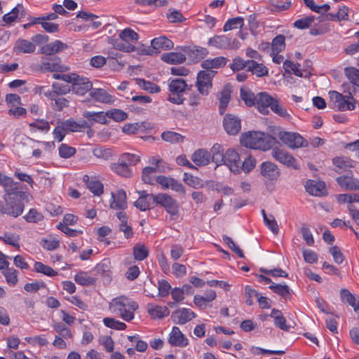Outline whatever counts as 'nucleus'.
<instances>
[{
    "mask_svg": "<svg viewBox=\"0 0 359 359\" xmlns=\"http://www.w3.org/2000/svg\"><path fill=\"white\" fill-rule=\"evenodd\" d=\"M241 144L248 148L268 151L278 144L277 139L259 131H248L241 136Z\"/></svg>",
    "mask_w": 359,
    "mask_h": 359,
    "instance_id": "obj_1",
    "label": "nucleus"
},
{
    "mask_svg": "<svg viewBox=\"0 0 359 359\" xmlns=\"http://www.w3.org/2000/svg\"><path fill=\"white\" fill-rule=\"evenodd\" d=\"M109 310L126 321L134 318L135 311L139 308L138 304L126 296L114 298L109 305Z\"/></svg>",
    "mask_w": 359,
    "mask_h": 359,
    "instance_id": "obj_2",
    "label": "nucleus"
},
{
    "mask_svg": "<svg viewBox=\"0 0 359 359\" xmlns=\"http://www.w3.org/2000/svg\"><path fill=\"white\" fill-rule=\"evenodd\" d=\"M357 92L356 88L349 86L344 88V94L332 90L329 92L330 97L333 102L334 107L339 111L353 110L355 107V100L353 97Z\"/></svg>",
    "mask_w": 359,
    "mask_h": 359,
    "instance_id": "obj_3",
    "label": "nucleus"
},
{
    "mask_svg": "<svg viewBox=\"0 0 359 359\" xmlns=\"http://www.w3.org/2000/svg\"><path fill=\"white\" fill-rule=\"evenodd\" d=\"M192 85L189 86L182 79H174L169 80L168 90L170 94L168 100L172 104H182L185 100L184 93L187 90H191Z\"/></svg>",
    "mask_w": 359,
    "mask_h": 359,
    "instance_id": "obj_4",
    "label": "nucleus"
},
{
    "mask_svg": "<svg viewBox=\"0 0 359 359\" xmlns=\"http://www.w3.org/2000/svg\"><path fill=\"white\" fill-rule=\"evenodd\" d=\"M119 38L121 41L116 42V49L126 53H132L135 50V47L133 43H136L139 39L137 32L130 28H126L120 32Z\"/></svg>",
    "mask_w": 359,
    "mask_h": 359,
    "instance_id": "obj_5",
    "label": "nucleus"
},
{
    "mask_svg": "<svg viewBox=\"0 0 359 359\" xmlns=\"http://www.w3.org/2000/svg\"><path fill=\"white\" fill-rule=\"evenodd\" d=\"M282 142L290 149H297L308 147L307 141L299 133L286 132L278 129V133H274Z\"/></svg>",
    "mask_w": 359,
    "mask_h": 359,
    "instance_id": "obj_6",
    "label": "nucleus"
},
{
    "mask_svg": "<svg viewBox=\"0 0 359 359\" xmlns=\"http://www.w3.org/2000/svg\"><path fill=\"white\" fill-rule=\"evenodd\" d=\"M15 190L7 192L8 197L6 199V205L1 208V212L11 217H17L22 213L25 205L20 199L13 196Z\"/></svg>",
    "mask_w": 359,
    "mask_h": 359,
    "instance_id": "obj_7",
    "label": "nucleus"
},
{
    "mask_svg": "<svg viewBox=\"0 0 359 359\" xmlns=\"http://www.w3.org/2000/svg\"><path fill=\"white\" fill-rule=\"evenodd\" d=\"M215 71L201 70L197 74L196 86L202 95H208L212 87V79L215 76Z\"/></svg>",
    "mask_w": 359,
    "mask_h": 359,
    "instance_id": "obj_8",
    "label": "nucleus"
},
{
    "mask_svg": "<svg viewBox=\"0 0 359 359\" xmlns=\"http://www.w3.org/2000/svg\"><path fill=\"white\" fill-rule=\"evenodd\" d=\"M156 205H159L165 208L172 219L179 214V204L177 201L167 194H158L155 196Z\"/></svg>",
    "mask_w": 359,
    "mask_h": 359,
    "instance_id": "obj_9",
    "label": "nucleus"
},
{
    "mask_svg": "<svg viewBox=\"0 0 359 359\" xmlns=\"http://www.w3.org/2000/svg\"><path fill=\"white\" fill-rule=\"evenodd\" d=\"M208 46L219 49L238 48L239 42L236 39H231L226 35H215L209 39Z\"/></svg>",
    "mask_w": 359,
    "mask_h": 359,
    "instance_id": "obj_10",
    "label": "nucleus"
},
{
    "mask_svg": "<svg viewBox=\"0 0 359 359\" xmlns=\"http://www.w3.org/2000/svg\"><path fill=\"white\" fill-rule=\"evenodd\" d=\"M222 164L226 165L235 174L241 172V161L239 154L233 149H229L226 151Z\"/></svg>",
    "mask_w": 359,
    "mask_h": 359,
    "instance_id": "obj_11",
    "label": "nucleus"
},
{
    "mask_svg": "<svg viewBox=\"0 0 359 359\" xmlns=\"http://www.w3.org/2000/svg\"><path fill=\"white\" fill-rule=\"evenodd\" d=\"M260 173L265 182L276 181L280 176L278 167L271 161H264L260 165Z\"/></svg>",
    "mask_w": 359,
    "mask_h": 359,
    "instance_id": "obj_12",
    "label": "nucleus"
},
{
    "mask_svg": "<svg viewBox=\"0 0 359 359\" xmlns=\"http://www.w3.org/2000/svg\"><path fill=\"white\" fill-rule=\"evenodd\" d=\"M139 198L134 202V205L141 211H147L156 206L155 196L147 194L146 191H138Z\"/></svg>",
    "mask_w": 359,
    "mask_h": 359,
    "instance_id": "obj_13",
    "label": "nucleus"
},
{
    "mask_svg": "<svg viewBox=\"0 0 359 359\" xmlns=\"http://www.w3.org/2000/svg\"><path fill=\"white\" fill-rule=\"evenodd\" d=\"M156 182L161 184L163 189L170 188L176 192L185 194V189L182 184L174 178L160 175L156 177Z\"/></svg>",
    "mask_w": 359,
    "mask_h": 359,
    "instance_id": "obj_14",
    "label": "nucleus"
},
{
    "mask_svg": "<svg viewBox=\"0 0 359 359\" xmlns=\"http://www.w3.org/2000/svg\"><path fill=\"white\" fill-rule=\"evenodd\" d=\"M276 98L271 97L269 93L266 92H261L257 94V102L256 107L258 111L262 114H268L269 107L271 109V106L273 104V101H276Z\"/></svg>",
    "mask_w": 359,
    "mask_h": 359,
    "instance_id": "obj_15",
    "label": "nucleus"
},
{
    "mask_svg": "<svg viewBox=\"0 0 359 359\" xmlns=\"http://www.w3.org/2000/svg\"><path fill=\"white\" fill-rule=\"evenodd\" d=\"M72 91L80 96L86 95L88 92H90L93 89V83L87 77L79 76L76 81L71 86Z\"/></svg>",
    "mask_w": 359,
    "mask_h": 359,
    "instance_id": "obj_16",
    "label": "nucleus"
},
{
    "mask_svg": "<svg viewBox=\"0 0 359 359\" xmlns=\"http://www.w3.org/2000/svg\"><path fill=\"white\" fill-rule=\"evenodd\" d=\"M196 317V313L189 309L182 308L174 311L171 318L174 323L184 325Z\"/></svg>",
    "mask_w": 359,
    "mask_h": 359,
    "instance_id": "obj_17",
    "label": "nucleus"
},
{
    "mask_svg": "<svg viewBox=\"0 0 359 359\" xmlns=\"http://www.w3.org/2000/svg\"><path fill=\"white\" fill-rule=\"evenodd\" d=\"M225 131L229 135H236L241 129V120L232 115L226 114L223 121Z\"/></svg>",
    "mask_w": 359,
    "mask_h": 359,
    "instance_id": "obj_18",
    "label": "nucleus"
},
{
    "mask_svg": "<svg viewBox=\"0 0 359 359\" xmlns=\"http://www.w3.org/2000/svg\"><path fill=\"white\" fill-rule=\"evenodd\" d=\"M273 158L288 167L295 168L296 160L287 151L278 148H273L271 152Z\"/></svg>",
    "mask_w": 359,
    "mask_h": 359,
    "instance_id": "obj_19",
    "label": "nucleus"
},
{
    "mask_svg": "<svg viewBox=\"0 0 359 359\" xmlns=\"http://www.w3.org/2000/svg\"><path fill=\"white\" fill-rule=\"evenodd\" d=\"M169 343L173 346L185 347L189 344V340L181 332L178 327H173L168 339Z\"/></svg>",
    "mask_w": 359,
    "mask_h": 359,
    "instance_id": "obj_20",
    "label": "nucleus"
},
{
    "mask_svg": "<svg viewBox=\"0 0 359 359\" xmlns=\"http://www.w3.org/2000/svg\"><path fill=\"white\" fill-rule=\"evenodd\" d=\"M126 193L124 190L120 189L116 193H111V201L110 207L116 210H124L127 208Z\"/></svg>",
    "mask_w": 359,
    "mask_h": 359,
    "instance_id": "obj_21",
    "label": "nucleus"
},
{
    "mask_svg": "<svg viewBox=\"0 0 359 359\" xmlns=\"http://www.w3.org/2000/svg\"><path fill=\"white\" fill-rule=\"evenodd\" d=\"M52 90L43 93L47 98H54L55 96H62L72 91L71 86L67 84L54 82L52 84Z\"/></svg>",
    "mask_w": 359,
    "mask_h": 359,
    "instance_id": "obj_22",
    "label": "nucleus"
},
{
    "mask_svg": "<svg viewBox=\"0 0 359 359\" xmlns=\"http://www.w3.org/2000/svg\"><path fill=\"white\" fill-rule=\"evenodd\" d=\"M228 59L224 56H219L215 58L206 59L202 61L201 67L205 71H212V69H219L224 67Z\"/></svg>",
    "mask_w": 359,
    "mask_h": 359,
    "instance_id": "obj_23",
    "label": "nucleus"
},
{
    "mask_svg": "<svg viewBox=\"0 0 359 359\" xmlns=\"http://www.w3.org/2000/svg\"><path fill=\"white\" fill-rule=\"evenodd\" d=\"M90 96L96 102L104 104H112L114 97L103 88H93L90 92Z\"/></svg>",
    "mask_w": 359,
    "mask_h": 359,
    "instance_id": "obj_24",
    "label": "nucleus"
},
{
    "mask_svg": "<svg viewBox=\"0 0 359 359\" xmlns=\"http://www.w3.org/2000/svg\"><path fill=\"white\" fill-rule=\"evenodd\" d=\"M247 72L257 77L266 76L269 74V69L262 62H258L254 60L248 61Z\"/></svg>",
    "mask_w": 359,
    "mask_h": 359,
    "instance_id": "obj_25",
    "label": "nucleus"
},
{
    "mask_svg": "<svg viewBox=\"0 0 359 359\" xmlns=\"http://www.w3.org/2000/svg\"><path fill=\"white\" fill-rule=\"evenodd\" d=\"M211 154L204 149H198L191 156L192 161L198 166L207 165L210 161Z\"/></svg>",
    "mask_w": 359,
    "mask_h": 359,
    "instance_id": "obj_26",
    "label": "nucleus"
},
{
    "mask_svg": "<svg viewBox=\"0 0 359 359\" xmlns=\"http://www.w3.org/2000/svg\"><path fill=\"white\" fill-rule=\"evenodd\" d=\"M151 47L155 50V53H158L161 50H170L173 48V42L164 36L154 38L151 41Z\"/></svg>",
    "mask_w": 359,
    "mask_h": 359,
    "instance_id": "obj_27",
    "label": "nucleus"
},
{
    "mask_svg": "<svg viewBox=\"0 0 359 359\" xmlns=\"http://www.w3.org/2000/svg\"><path fill=\"white\" fill-rule=\"evenodd\" d=\"M231 90L229 86H224L219 93L218 98L219 100V111L220 114H224L229 101L231 100Z\"/></svg>",
    "mask_w": 359,
    "mask_h": 359,
    "instance_id": "obj_28",
    "label": "nucleus"
},
{
    "mask_svg": "<svg viewBox=\"0 0 359 359\" xmlns=\"http://www.w3.org/2000/svg\"><path fill=\"white\" fill-rule=\"evenodd\" d=\"M344 74L352 84L345 83L344 88H348L349 86L359 87V69L353 67H346L344 68Z\"/></svg>",
    "mask_w": 359,
    "mask_h": 359,
    "instance_id": "obj_29",
    "label": "nucleus"
},
{
    "mask_svg": "<svg viewBox=\"0 0 359 359\" xmlns=\"http://www.w3.org/2000/svg\"><path fill=\"white\" fill-rule=\"evenodd\" d=\"M147 311L153 318H163L170 314L169 309L165 306L147 304Z\"/></svg>",
    "mask_w": 359,
    "mask_h": 359,
    "instance_id": "obj_30",
    "label": "nucleus"
},
{
    "mask_svg": "<svg viewBox=\"0 0 359 359\" xmlns=\"http://www.w3.org/2000/svg\"><path fill=\"white\" fill-rule=\"evenodd\" d=\"M305 188L309 194L315 196H321L325 192V184L321 182L309 180L305 185Z\"/></svg>",
    "mask_w": 359,
    "mask_h": 359,
    "instance_id": "obj_31",
    "label": "nucleus"
},
{
    "mask_svg": "<svg viewBox=\"0 0 359 359\" xmlns=\"http://www.w3.org/2000/svg\"><path fill=\"white\" fill-rule=\"evenodd\" d=\"M161 60L168 64L177 65L183 63L186 60V56L180 52H170L163 54Z\"/></svg>",
    "mask_w": 359,
    "mask_h": 359,
    "instance_id": "obj_32",
    "label": "nucleus"
},
{
    "mask_svg": "<svg viewBox=\"0 0 359 359\" xmlns=\"http://www.w3.org/2000/svg\"><path fill=\"white\" fill-rule=\"evenodd\" d=\"M337 182L339 185L348 190H358L359 189V181L351 177L340 176L337 178Z\"/></svg>",
    "mask_w": 359,
    "mask_h": 359,
    "instance_id": "obj_33",
    "label": "nucleus"
},
{
    "mask_svg": "<svg viewBox=\"0 0 359 359\" xmlns=\"http://www.w3.org/2000/svg\"><path fill=\"white\" fill-rule=\"evenodd\" d=\"M83 116L90 121H92L93 124L94 123H99L101 124H106L107 123V112L104 111H85L83 113Z\"/></svg>",
    "mask_w": 359,
    "mask_h": 359,
    "instance_id": "obj_34",
    "label": "nucleus"
},
{
    "mask_svg": "<svg viewBox=\"0 0 359 359\" xmlns=\"http://www.w3.org/2000/svg\"><path fill=\"white\" fill-rule=\"evenodd\" d=\"M266 276L262 274H256V280L259 283H262L264 285L269 284L272 283L271 280L267 276H280V277H286L287 276V273L286 271H262Z\"/></svg>",
    "mask_w": 359,
    "mask_h": 359,
    "instance_id": "obj_35",
    "label": "nucleus"
},
{
    "mask_svg": "<svg viewBox=\"0 0 359 359\" xmlns=\"http://www.w3.org/2000/svg\"><path fill=\"white\" fill-rule=\"evenodd\" d=\"M67 48V44L64 43L61 41L56 40L53 43L46 44V46H43L41 48V51L44 54L51 55Z\"/></svg>",
    "mask_w": 359,
    "mask_h": 359,
    "instance_id": "obj_36",
    "label": "nucleus"
},
{
    "mask_svg": "<svg viewBox=\"0 0 359 359\" xmlns=\"http://www.w3.org/2000/svg\"><path fill=\"white\" fill-rule=\"evenodd\" d=\"M340 298L341 300L344 302L348 304L351 306L354 311L357 312L359 310V301L356 299L355 297L351 293L346 289H341L340 290Z\"/></svg>",
    "mask_w": 359,
    "mask_h": 359,
    "instance_id": "obj_37",
    "label": "nucleus"
},
{
    "mask_svg": "<svg viewBox=\"0 0 359 359\" xmlns=\"http://www.w3.org/2000/svg\"><path fill=\"white\" fill-rule=\"evenodd\" d=\"M110 168L114 172L121 177H130L133 175L131 169L118 159L117 162L111 164Z\"/></svg>",
    "mask_w": 359,
    "mask_h": 359,
    "instance_id": "obj_38",
    "label": "nucleus"
},
{
    "mask_svg": "<svg viewBox=\"0 0 359 359\" xmlns=\"http://www.w3.org/2000/svg\"><path fill=\"white\" fill-rule=\"evenodd\" d=\"M208 53L209 51L205 48L195 46L189 50L188 56L192 62H198L204 59Z\"/></svg>",
    "mask_w": 359,
    "mask_h": 359,
    "instance_id": "obj_39",
    "label": "nucleus"
},
{
    "mask_svg": "<svg viewBox=\"0 0 359 359\" xmlns=\"http://www.w3.org/2000/svg\"><path fill=\"white\" fill-rule=\"evenodd\" d=\"M83 181L88 189L95 196H100L103 193V184L100 182L90 180L88 175H84Z\"/></svg>",
    "mask_w": 359,
    "mask_h": 359,
    "instance_id": "obj_40",
    "label": "nucleus"
},
{
    "mask_svg": "<svg viewBox=\"0 0 359 359\" xmlns=\"http://www.w3.org/2000/svg\"><path fill=\"white\" fill-rule=\"evenodd\" d=\"M15 48L20 53H32L35 51V45L26 39H18L15 43Z\"/></svg>",
    "mask_w": 359,
    "mask_h": 359,
    "instance_id": "obj_41",
    "label": "nucleus"
},
{
    "mask_svg": "<svg viewBox=\"0 0 359 359\" xmlns=\"http://www.w3.org/2000/svg\"><path fill=\"white\" fill-rule=\"evenodd\" d=\"M212 155L211 158L214 163H216L217 166L222 165L224 161V149L219 144H215L210 151Z\"/></svg>",
    "mask_w": 359,
    "mask_h": 359,
    "instance_id": "obj_42",
    "label": "nucleus"
},
{
    "mask_svg": "<svg viewBox=\"0 0 359 359\" xmlns=\"http://www.w3.org/2000/svg\"><path fill=\"white\" fill-rule=\"evenodd\" d=\"M161 138L163 140L170 142L171 144H177L182 142L184 140V137L181 134L174 131H164L161 134Z\"/></svg>",
    "mask_w": 359,
    "mask_h": 359,
    "instance_id": "obj_43",
    "label": "nucleus"
},
{
    "mask_svg": "<svg viewBox=\"0 0 359 359\" xmlns=\"http://www.w3.org/2000/svg\"><path fill=\"white\" fill-rule=\"evenodd\" d=\"M74 280L76 283L83 286H89L93 285L95 283V278L90 277L85 271H81L76 273Z\"/></svg>",
    "mask_w": 359,
    "mask_h": 359,
    "instance_id": "obj_44",
    "label": "nucleus"
},
{
    "mask_svg": "<svg viewBox=\"0 0 359 359\" xmlns=\"http://www.w3.org/2000/svg\"><path fill=\"white\" fill-rule=\"evenodd\" d=\"M332 161L333 164L337 168L335 171L339 173L353 166L351 161L345 157H335L333 158Z\"/></svg>",
    "mask_w": 359,
    "mask_h": 359,
    "instance_id": "obj_45",
    "label": "nucleus"
},
{
    "mask_svg": "<svg viewBox=\"0 0 359 359\" xmlns=\"http://www.w3.org/2000/svg\"><path fill=\"white\" fill-rule=\"evenodd\" d=\"M136 83L140 86V88L146 91H148L150 93H158L161 90V88L158 86L154 83L153 82L146 81L143 79H137Z\"/></svg>",
    "mask_w": 359,
    "mask_h": 359,
    "instance_id": "obj_46",
    "label": "nucleus"
},
{
    "mask_svg": "<svg viewBox=\"0 0 359 359\" xmlns=\"http://www.w3.org/2000/svg\"><path fill=\"white\" fill-rule=\"evenodd\" d=\"M156 168L153 167H146L142 170V179L148 184H154L156 182L155 173L156 172Z\"/></svg>",
    "mask_w": 359,
    "mask_h": 359,
    "instance_id": "obj_47",
    "label": "nucleus"
},
{
    "mask_svg": "<svg viewBox=\"0 0 359 359\" xmlns=\"http://www.w3.org/2000/svg\"><path fill=\"white\" fill-rule=\"evenodd\" d=\"M244 25V19L242 17H236L229 19L224 25L223 30L227 32L237 28H242Z\"/></svg>",
    "mask_w": 359,
    "mask_h": 359,
    "instance_id": "obj_48",
    "label": "nucleus"
},
{
    "mask_svg": "<svg viewBox=\"0 0 359 359\" xmlns=\"http://www.w3.org/2000/svg\"><path fill=\"white\" fill-rule=\"evenodd\" d=\"M269 288L274 292L281 296L285 299H290L291 294L290 288L287 285H278L273 283L269 286Z\"/></svg>",
    "mask_w": 359,
    "mask_h": 359,
    "instance_id": "obj_49",
    "label": "nucleus"
},
{
    "mask_svg": "<svg viewBox=\"0 0 359 359\" xmlns=\"http://www.w3.org/2000/svg\"><path fill=\"white\" fill-rule=\"evenodd\" d=\"M283 68L287 73H292L299 77H302L303 74L300 69V65L297 63L294 64L289 60H286L283 62Z\"/></svg>",
    "mask_w": 359,
    "mask_h": 359,
    "instance_id": "obj_50",
    "label": "nucleus"
},
{
    "mask_svg": "<svg viewBox=\"0 0 359 359\" xmlns=\"http://www.w3.org/2000/svg\"><path fill=\"white\" fill-rule=\"evenodd\" d=\"M285 48V38L283 35L276 36L271 42V52L280 53Z\"/></svg>",
    "mask_w": 359,
    "mask_h": 359,
    "instance_id": "obj_51",
    "label": "nucleus"
},
{
    "mask_svg": "<svg viewBox=\"0 0 359 359\" xmlns=\"http://www.w3.org/2000/svg\"><path fill=\"white\" fill-rule=\"evenodd\" d=\"M118 160L130 168V166L136 165L140 161V158L136 154L124 153L119 156Z\"/></svg>",
    "mask_w": 359,
    "mask_h": 359,
    "instance_id": "obj_52",
    "label": "nucleus"
},
{
    "mask_svg": "<svg viewBox=\"0 0 359 359\" xmlns=\"http://www.w3.org/2000/svg\"><path fill=\"white\" fill-rule=\"evenodd\" d=\"M103 323L106 327L116 330H124L127 327L126 323L113 318H104Z\"/></svg>",
    "mask_w": 359,
    "mask_h": 359,
    "instance_id": "obj_53",
    "label": "nucleus"
},
{
    "mask_svg": "<svg viewBox=\"0 0 359 359\" xmlns=\"http://www.w3.org/2000/svg\"><path fill=\"white\" fill-rule=\"evenodd\" d=\"M241 97L248 107L255 106L257 102V95L250 90L241 89Z\"/></svg>",
    "mask_w": 359,
    "mask_h": 359,
    "instance_id": "obj_54",
    "label": "nucleus"
},
{
    "mask_svg": "<svg viewBox=\"0 0 359 359\" xmlns=\"http://www.w3.org/2000/svg\"><path fill=\"white\" fill-rule=\"evenodd\" d=\"M249 60H245L242 57L237 56L233 59L229 67L233 72H238L244 69L245 68L247 69Z\"/></svg>",
    "mask_w": 359,
    "mask_h": 359,
    "instance_id": "obj_55",
    "label": "nucleus"
},
{
    "mask_svg": "<svg viewBox=\"0 0 359 359\" xmlns=\"http://www.w3.org/2000/svg\"><path fill=\"white\" fill-rule=\"evenodd\" d=\"M271 111L278 115L279 116L284 118L285 119H290L291 116L287 111V109L281 105L278 100L273 101V104L271 106Z\"/></svg>",
    "mask_w": 359,
    "mask_h": 359,
    "instance_id": "obj_56",
    "label": "nucleus"
},
{
    "mask_svg": "<svg viewBox=\"0 0 359 359\" xmlns=\"http://www.w3.org/2000/svg\"><path fill=\"white\" fill-rule=\"evenodd\" d=\"M0 185L3 186L6 192H10L13 189H17L16 184L14 183L11 177L3 175L0 172Z\"/></svg>",
    "mask_w": 359,
    "mask_h": 359,
    "instance_id": "obj_57",
    "label": "nucleus"
},
{
    "mask_svg": "<svg viewBox=\"0 0 359 359\" xmlns=\"http://www.w3.org/2000/svg\"><path fill=\"white\" fill-rule=\"evenodd\" d=\"M59 155L62 158H69L73 156L76 150L74 147L67 144H61L58 148Z\"/></svg>",
    "mask_w": 359,
    "mask_h": 359,
    "instance_id": "obj_58",
    "label": "nucleus"
},
{
    "mask_svg": "<svg viewBox=\"0 0 359 359\" xmlns=\"http://www.w3.org/2000/svg\"><path fill=\"white\" fill-rule=\"evenodd\" d=\"M41 245L47 250H54L59 247L60 241L52 236H48L41 240Z\"/></svg>",
    "mask_w": 359,
    "mask_h": 359,
    "instance_id": "obj_59",
    "label": "nucleus"
},
{
    "mask_svg": "<svg viewBox=\"0 0 359 359\" xmlns=\"http://www.w3.org/2000/svg\"><path fill=\"white\" fill-rule=\"evenodd\" d=\"M24 218L27 222L37 223L43 219V215L37 210L32 208L28 213L24 216Z\"/></svg>",
    "mask_w": 359,
    "mask_h": 359,
    "instance_id": "obj_60",
    "label": "nucleus"
},
{
    "mask_svg": "<svg viewBox=\"0 0 359 359\" xmlns=\"http://www.w3.org/2000/svg\"><path fill=\"white\" fill-rule=\"evenodd\" d=\"M107 116L115 121L120 122L126 120L128 117L127 113L121 109H114L107 111Z\"/></svg>",
    "mask_w": 359,
    "mask_h": 359,
    "instance_id": "obj_61",
    "label": "nucleus"
},
{
    "mask_svg": "<svg viewBox=\"0 0 359 359\" xmlns=\"http://www.w3.org/2000/svg\"><path fill=\"white\" fill-rule=\"evenodd\" d=\"M183 180L187 185L192 187L195 189H198L203 187L201 181L198 177L194 176L187 172L184 173Z\"/></svg>",
    "mask_w": 359,
    "mask_h": 359,
    "instance_id": "obj_62",
    "label": "nucleus"
},
{
    "mask_svg": "<svg viewBox=\"0 0 359 359\" xmlns=\"http://www.w3.org/2000/svg\"><path fill=\"white\" fill-rule=\"evenodd\" d=\"M0 240L3 241L6 244L15 247L19 246L20 237L15 233L5 232L1 236H0Z\"/></svg>",
    "mask_w": 359,
    "mask_h": 359,
    "instance_id": "obj_63",
    "label": "nucleus"
},
{
    "mask_svg": "<svg viewBox=\"0 0 359 359\" xmlns=\"http://www.w3.org/2000/svg\"><path fill=\"white\" fill-rule=\"evenodd\" d=\"M23 10V6L20 4H18L17 6H15L14 8L12 9V11L6 14H5L2 20L6 23L10 24L13 22H14L16 18H18V13L20 11Z\"/></svg>",
    "mask_w": 359,
    "mask_h": 359,
    "instance_id": "obj_64",
    "label": "nucleus"
}]
</instances>
